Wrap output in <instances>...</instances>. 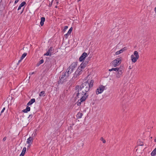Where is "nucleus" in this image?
Returning a JSON list of instances; mask_svg holds the SVG:
<instances>
[{"label": "nucleus", "mask_w": 156, "mask_h": 156, "mask_svg": "<svg viewBox=\"0 0 156 156\" xmlns=\"http://www.w3.org/2000/svg\"><path fill=\"white\" fill-rule=\"evenodd\" d=\"M89 82L87 81L83 83L80 87L77 86L76 87L75 92L74 94V96H76L78 98L82 97V100L86 99L88 95L87 93L89 91Z\"/></svg>", "instance_id": "obj_1"}, {"label": "nucleus", "mask_w": 156, "mask_h": 156, "mask_svg": "<svg viewBox=\"0 0 156 156\" xmlns=\"http://www.w3.org/2000/svg\"><path fill=\"white\" fill-rule=\"evenodd\" d=\"M87 64L86 62H82L74 73L73 78H76L80 75L84 71Z\"/></svg>", "instance_id": "obj_2"}, {"label": "nucleus", "mask_w": 156, "mask_h": 156, "mask_svg": "<svg viewBox=\"0 0 156 156\" xmlns=\"http://www.w3.org/2000/svg\"><path fill=\"white\" fill-rule=\"evenodd\" d=\"M139 57V54L137 51H135L131 56V59L132 62H136Z\"/></svg>", "instance_id": "obj_3"}, {"label": "nucleus", "mask_w": 156, "mask_h": 156, "mask_svg": "<svg viewBox=\"0 0 156 156\" xmlns=\"http://www.w3.org/2000/svg\"><path fill=\"white\" fill-rule=\"evenodd\" d=\"M122 60V58L121 57L117 58L113 60L111 63L114 67H116L121 64Z\"/></svg>", "instance_id": "obj_4"}, {"label": "nucleus", "mask_w": 156, "mask_h": 156, "mask_svg": "<svg viewBox=\"0 0 156 156\" xmlns=\"http://www.w3.org/2000/svg\"><path fill=\"white\" fill-rule=\"evenodd\" d=\"M105 89V86L103 85H100L97 89L96 94H98L101 93Z\"/></svg>", "instance_id": "obj_5"}, {"label": "nucleus", "mask_w": 156, "mask_h": 156, "mask_svg": "<svg viewBox=\"0 0 156 156\" xmlns=\"http://www.w3.org/2000/svg\"><path fill=\"white\" fill-rule=\"evenodd\" d=\"M117 73L116 74V77L117 78H119L121 77L122 74V71L121 69L120 68L119 69H118V70L117 72Z\"/></svg>", "instance_id": "obj_6"}, {"label": "nucleus", "mask_w": 156, "mask_h": 156, "mask_svg": "<svg viewBox=\"0 0 156 156\" xmlns=\"http://www.w3.org/2000/svg\"><path fill=\"white\" fill-rule=\"evenodd\" d=\"M77 65V62H75L72 63L71 65L69 66V68L72 70L73 71L74 69L76 67Z\"/></svg>", "instance_id": "obj_7"}, {"label": "nucleus", "mask_w": 156, "mask_h": 156, "mask_svg": "<svg viewBox=\"0 0 156 156\" xmlns=\"http://www.w3.org/2000/svg\"><path fill=\"white\" fill-rule=\"evenodd\" d=\"M87 56V54L86 52H83L80 57L79 58V60L80 62L83 61L85 58Z\"/></svg>", "instance_id": "obj_8"}, {"label": "nucleus", "mask_w": 156, "mask_h": 156, "mask_svg": "<svg viewBox=\"0 0 156 156\" xmlns=\"http://www.w3.org/2000/svg\"><path fill=\"white\" fill-rule=\"evenodd\" d=\"M69 77V76H66V73H63L62 75V76L60 80L61 81V82H63L64 81V80H66Z\"/></svg>", "instance_id": "obj_9"}, {"label": "nucleus", "mask_w": 156, "mask_h": 156, "mask_svg": "<svg viewBox=\"0 0 156 156\" xmlns=\"http://www.w3.org/2000/svg\"><path fill=\"white\" fill-rule=\"evenodd\" d=\"M33 141V138L32 137L30 136L27 140V143L29 144L28 147H29L31 145Z\"/></svg>", "instance_id": "obj_10"}, {"label": "nucleus", "mask_w": 156, "mask_h": 156, "mask_svg": "<svg viewBox=\"0 0 156 156\" xmlns=\"http://www.w3.org/2000/svg\"><path fill=\"white\" fill-rule=\"evenodd\" d=\"M73 71L70 69L69 67L66 70V76H69V75L72 73L73 72Z\"/></svg>", "instance_id": "obj_11"}, {"label": "nucleus", "mask_w": 156, "mask_h": 156, "mask_svg": "<svg viewBox=\"0 0 156 156\" xmlns=\"http://www.w3.org/2000/svg\"><path fill=\"white\" fill-rule=\"evenodd\" d=\"M126 47H124V48L122 49L119 51H116L115 52V54L116 55H119V54L122 53L124 51H126Z\"/></svg>", "instance_id": "obj_12"}, {"label": "nucleus", "mask_w": 156, "mask_h": 156, "mask_svg": "<svg viewBox=\"0 0 156 156\" xmlns=\"http://www.w3.org/2000/svg\"><path fill=\"white\" fill-rule=\"evenodd\" d=\"M76 98H78V97H76ZM79 98H80V97ZM80 100H79L77 102V105L78 106L80 105H81V102H82L84 101L86 99H84V100H83H83H82V97H80Z\"/></svg>", "instance_id": "obj_13"}, {"label": "nucleus", "mask_w": 156, "mask_h": 156, "mask_svg": "<svg viewBox=\"0 0 156 156\" xmlns=\"http://www.w3.org/2000/svg\"><path fill=\"white\" fill-rule=\"evenodd\" d=\"M26 4V3L25 2H22L19 5L18 9V10H19L20 9H21V8L23 7L24 5H25Z\"/></svg>", "instance_id": "obj_14"}, {"label": "nucleus", "mask_w": 156, "mask_h": 156, "mask_svg": "<svg viewBox=\"0 0 156 156\" xmlns=\"http://www.w3.org/2000/svg\"><path fill=\"white\" fill-rule=\"evenodd\" d=\"M35 101V99L34 98H32L29 102L27 104V105L29 106L32 105Z\"/></svg>", "instance_id": "obj_15"}, {"label": "nucleus", "mask_w": 156, "mask_h": 156, "mask_svg": "<svg viewBox=\"0 0 156 156\" xmlns=\"http://www.w3.org/2000/svg\"><path fill=\"white\" fill-rule=\"evenodd\" d=\"M45 20V18L44 17H42L41 18V21L40 23V24L41 26L43 25Z\"/></svg>", "instance_id": "obj_16"}, {"label": "nucleus", "mask_w": 156, "mask_h": 156, "mask_svg": "<svg viewBox=\"0 0 156 156\" xmlns=\"http://www.w3.org/2000/svg\"><path fill=\"white\" fill-rule=\"evenodd\" d=\"M30 110V107L27 106L26 107V109H24L23 110V112H28Z\"/></svg>", "instance_id": "obj_17"}, {"label": "nucleus", "mask_w": 156, "mask_h": 156, "mask_svg": "<svg viewBox=\"0 0 156 156\" xmlns=\"http://www.w3.org/2000/svg\"><path fill=\"white\" fill-rule=\"evenodd\" d=\"M156 154V147L153 151L151 153V156H154Z\"/></svg>", "instance_id": "obj_18"}, {"label": "nucleus", "mask_w": 156, "mask_h": 156, "mask_svg": "<svg viewBox=\"0 0 156 156\" xmlns=\"http://www.w3.org/2000/svg\"><path fill=\"white\" fill-rule=\"evenodd\" d=\"M137 145L138 146H142L144 145V143L143 142L140 140L138 141L137 142Z\"/></svg>", "instance_id": "obj_19"}, {"label": "nucleus", "mask_w": 156, "mask_h": 156, "mask_svg": "<svg viewBox=\"0 0 156 156\" xmlns=\"http://www.w3.org/2000/svg\"><path fill=\"white\" fill-rule=\"evenodd\" d=\"M83 115V114L82 113L78 112L77 115V117L79 118H81Z\"/></svg>", "instance_id": "obj_20"}, {"label": "nucleus", "mask_w": 156, "mask_h": 156, "mask_svg": "<svg viewBox=\"0 0 156 156\" xmlns=\"http://www.w3.org/2000/svg\"><path fill=\"white\" fill-rule=\"evenodd\" d=\"M119 68H113L112 69H109V71L111 72L112 71H116L117 72V70H118V69H119Z\"/></svg>", "instance_id": "obj_21"}, {"label": "nucleus", "mask_w": 156, "mask_h": 156, "mask_svg": "<svg viewBox=\"0 0 156 156\" xmlns=\"http://www.w3.org/2000/svg\"><path fill=\"white\" fill-rule=\"evenodd\" d=\"M44 62V60L43 59H41L37 64V66H39L41 64L43 63Z\"/></svg>", "instance_id": "obj_22"}, {"label": "nucleus", "mask_w": 156, "mask_h": 156, "mask_svg": "<svg viewBox=\"0 0 156 156\" xmlns=\"http://www.w3.org/2000/svg\"><path fill=\"white\" fill-rule=\"evenodd\" d=\"M45 95V92L44 91L41 92L39 94V96L41 97H44Z\"/></svg>", "instance_id": "obj_23"}, {"label": "nucleus", "mask_w": 156, "mask_h": 156, "mask_svg": "<svg viewBox=\"0 0 156 156\" xmlns=\"http://www.w3.org/2000/svg\"><path fill=\"white\" fill-rule=\"evenodd\" d=\"M94 81L93 80H91L89 83V89L90 87H92L93 85Z\"/></svg>", "instance_id": "obj_24"}, {"label": "nucleus", "mask_w": 156, "mask_h": 156, "mask_svg": "<svg viewBox=\"0 0 156 156\" xmlns=\"http://www.w3.org/2000/svg\"><path fill=\"white\" fill-rule=\"evenodd\" d=\"M73 30V28L72 27H71V28L69 29V30L68 31L67 34H66L65 35L67 36L68 34H70L71 33V32Z\"/></svg>", "instance_id": "obj_25"}, {"label": "nucleus", "mask_w": 156, "mask_h": 156, "mask_svg": "<svg viewBox=\"0 0 156 156\" xmlns=\"http://www.w3.org/2000/svg\"><path fill=\"white\" fill-rule=\"evenodd\" d=\"M27 53H24L22 55L21 57V59H23L27 55Z\"/></svg>", "instance_id": "obj_26"}, {"label": "nucleus", "mask_w": 156, "mask_h": 156, "mask_svg": "<svg viewBox=\"0 0 156 156\" xmlns=\"http://www.w3.org/2000/svg\"><path fill=\"white\" fill-rule=\"evenodd\" d=\"M26 147H24L23 149V150H22V152L21 153L24 155V154L25 153V152L26 151Z\"/></svg>", "instance_id": "obj_27"}, {"label": "nucleus", "mask_w": 156, "mask_h": 156, "mask_svg": "<svg viewBox=\"0 0 156 156\" xmlns=\"http://www.w3.org/2000/svg\"><path fill=\"white\" fill-rule=\"evenodd\" d=\"M100 140L102 141V142L104 143V144H105V143H106V141L104 139V138L103 137H101L100 138Z\"/></svg>", "instance_id": "obj_28"}, {"label": "nucleus", "mask_w": 156, "mask_h": 156, "mask_svg": "<svg viewBox=\"0 0 156 156\" xmlns=\"http://www.w3.org/2000/svg\"><path fill=\"white\" fill-rule=\"evenodd\" d=\"M53 48H52V47H51L50 48V49H49V54L50 53V55H51V54H52V53H53V52H51H51L50 51H53Z\"/></svg>", "instance_id": "obj_29"}, {"label": "nucleus", "mask_w": 156, "mask_h": 156, "mask_svg": "<svg viewBox=\"0 0 156 156\" xmlns=\"http://www.w3.org/2000/svg\"><path fill=\"white\" fill-rule=\"evenodd\" d=\"M44 55H49V50L48 51H47V53L45 54H44Z\"/></svg>", "instance_id": "obj_30"}, {"label": "nucleus", "mask_w": 156, "mask_h": 156, "mask_svg": "<svg viewBox=\"0 0 156 156\" xmlns=\"http://www.w3.org/2000/svg\"><path fill=\"white\" fill-rule=\"evenodd\" d=\"M68 28V26H65L64 30V31H66L67 30V29Z\"/></svg>", "instance_id": "obj_31"}, {"label": "nucleus", "mask_w": 156, "mask_h": 156, "mask_svg": "<svg viewBox=\"0 0 156 156\" xmlns=\"http://www.w3.org/2000/svg\"><path fill=\"white\" fill-rule=\"evenodd\" d=\"M5 108H3V109H2V111H1V113H3V112H4V110H5Z\"/></svg>", "instance_id": "obj_32"}, {"label": "nucleus", "mask_w": 156, "mask_h": 156, "mask_svg": "<svg viewBox=\"0 0 156 156\" xmlns=\"http://www.w3.org/2000/svg\"><path fill=\"white\" fill-rule=\"evenodd\" d=\"M6 139V136L3 139V141H5Z\"/></svg>", "instance_id": "obj_33"}, {"label": "nucleus", "mask_w": 156, "mask_h": 156, "mask_svg": "<svg viewBox=\"0 0 156 156\" xmlns=\"http://www.w3.org/2000/svg\"><path fill=\"white\" fill-rule=\"evenodd\" d=\"M32 117V116L31 115H29V116L28 118L31 119Z\"/></svg>", "instance_id": "obj_34"}, {"label": "nucleus", "mask_w": 156, "mask_h": 156, "mask_svg": "<svg viewBox=\"0 0 156 156\" xmlns=\"http://www.w3.org/2000/svg\"><path fill=\"white\" fill-rule=\"evenodd\" d=\"M19 1V0H16L15 1V4H16V3H17Z\"/></svg>", "instance_id": "obj_35"}, {"label": "nucleus", "mask_w": 156, "mask_h": 156, "mask_svg": "<svg viewBox=\"0 0 156 156\" xmlns=\"http://www.w3.org/2000/svg\"><path fill=\"white\" fill-rule=\"evenodd\" d=\"M34 72H32V73H29V75H32L33 74H34Z\"/></svg>", "instance_id": "obj_36"}, {"label": "nucleus", "mask_w": 156, "mask_h": 156, "mask_svg": "<svg viewBox=\"0 0 156 156\" xmlns=\"http://www.w3.org/2000/svg\"><path fill=\"white\" fill-rule=\"evenodd\" d=\"M22 59H21V58H20V60H19L18 61V63H20V62H21L22 61Z\"/></svg>", "instance_id": "obj_37"}, {"label": "nucleus", "mask_w": 156, "mask_h": 156, "mask_svg": "<svg viewBox=\"0 0 156 156\" xmlns=\"http://www.w3.org/2000/svg\"><path fill=\"white\" fill-rule=\"evenodd\" d=\"M154 11L155 12V13L156 14V7L154 8Z\"/></svg>", "instance_id": "obj_38"}, {"label": "nucleus", "mask_w": 156, "mask_h": 156, "mask_svg": "<svg viewBox=\"0 0 156 156\" xmlns=\"http://www.w3.org/2000/svg\"><path fill=\"white\" fill-rule=\"evenodd\" d=\"M24 155V154L21 153V154L20 155V156H23Z\"/></svg>", "instance_id": "obj_39"}, {"label": "nucleus", "mask_w": 156, "mask_h": 156, "mask_svg": "<svg viewBox=\"0 0 156 156\" xmlns=\"http://www.w3.org/2000/svg\"><path fill=\"white\" fill-rule=\"evenodd\" d=\"M24 9V7L23 9V10L22 12H21V14L23 12V10Z\"/></svg>", "instance_id": "obj_40"}, {"label": "nucleus", "mask_w": 156, "mask_h": 156, "mask_svg": "<svg viewBox=\"0 0 156 156\" xmlns=\"http://www.w3.org/2000/svg\"><path fill=\"white\" fill-rule=\"evenodd\" d=\"M154 141L155 142H156V137L155 138Z\"/></svg>", "instance_id": "obj_41"}, {"label": "nucleus", "mask_w": 156, "mask_h": 156, "mask_svg": "<svg viewBox=\"0 0 156 156\" xmlns=\"http://www.w3.org/2000/svg\"><path fill=\"white\" fill-rule=\"evenodd\" d=\"M138 151V149H136V151Z\"/></svg>", "instance_id": "obj_42"}, {"label": "nucleus", "mask_w": 156, "mask_h": 156, "mask_svg": "<svg viewBox=\"0 0 156 156\" xmlns=\"http://www.w3.org/2000/svg\"><path fill=\"white\" fill-rule=\"evenodd\" d=\"M81 0H78V2H79V1H80Z\"/></svg>", "instance_id": "obj_43"}, {"label": "nucleus", "mask_w": 156, "mask_h": 156, "mask_svg": "<svg viewBox=\"0 0 156 156\" xmlns=\"http://www.w3.org/2000/svg\"><path fill=\"white\" fill-rule=\"evenodd\" d=\"M129 68L130 69H131V67H130V66H129Z\"/></svg>", "instance_id": "obj_44"}, {"label": "nucleus", "mask_w": 156, "mask_h": 156, "mask_svg": "<svg viewBox=\"0 0 156 156\" xmlns=\"http://www.w3.org/2000/svg\"><path fill=\"white\" fill-rule=\"evenodd\" d=\"M129 68L130 69H131V67H130V66H129Z\"/></svg>", "instance_id": "obj_45"}]
</instances>
